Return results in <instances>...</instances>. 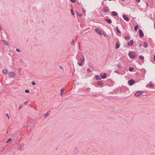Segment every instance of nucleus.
<instances>
[{
	"mask_svg": "<svg viewBox=\"0 0 155 155\" xmlns=\"http://www.w3.org/2000/svg\"><path fill=\"white\" fill-rule=\"evenodd\" d=\"M129 57L132 59H133L135 57V55L133 51H130L128 54Z\"/></svg>",
	"mask_w": 155,
	"mask_h": 155,
	"instance_id": "obj_1",
	"label": "nucleus"
},
{
	"mask_svg": "<svg viewBox=\"0 0 155 155\" xmlns=\"http://www.w3.org/2000/svg\"><path fill=\"white\" fill-rule=\"evenodd\" d=\"M143 94V92L141 91H138L135 93V96H140Z\"/></svg>",
	"mask_w": 155,
	"mask_h": 155,
	"instance_id": "obj_2",
	"label": "nucleus"
},
{
	"mask_svg": "<svg viewBox=\"0 0 155 155\" xmlns=\"http://www.w3.org/2000/svg\"><path fill=\"white\" fill-rule=\"evenodd\" d=\"M100 76L103 79L106 78L107 76V74L105 73H103L100 74Z\"/></svg>",
	"mask_w": 155,
	"mask_h": 155,
	"instance_id": "obj_3",
	"label": "nucleus"
},
{
	"mask_svg": "<svg viewBox=\"0 0 155 155\" xmlns=\"http://www.w3.org/2000/svg\"><path fill=\"white\" fill-rule=\"evenodd\" d=\"M95 31L97 32L98 34L100 35H102V33L101 31L100 30L98 29H95Z\"/></svg>",
	"mask_w": 155,
	"mask_h": 155,
	"instance_id": "obj_4",
	"label": "nucleus"
},
{
	"mask_svg": "<svg viewBox=\"0 0 155 155\" xmlns=\"http://www.w3.org/2000/svg\"><path fill=\"white\" fill-rule=\"evenodd\" d=\"M9 76L10 77L15 76H16V74L13 72H10L9 73Z\"/></svg>",
	"mask_w": 155,
	"mask_h": 155,
	"instance_id": "obj_5",
	"label": "nucleus"
},
{
	"mask_svg": "<svg viewBox=\"0 0 155 155\" xmlns=\"http://www.w3.org/2000/svg\"><path fill=\"white\" fill-rule=\"evenodd\" d=\"M123 18L125 19V20H126L127 21H128L129 20V18L127 16L125 15L124 14L123 15Z\"/></svg>",
	"mask_w": 155,
	"mask_h": 155,
	"instance_id": "obj_6",
	"label": "nucleus"
},
{
	"mask_svg": "<svg viewBox=\"0 0 155 155\" xmlns=\"http://www.w3.org/2000/svg\"><path fill=\"white\" fill-rule=\"evenodd\" d=\"M105 13H107V12H108L109 11V9L107 7H104L103 9Z\"/></svg>",
	"mask_w": 155,
	"mask_h": 155,
	"instance_id": "obj_7",
	"label": "nucleus"
},
{
	"mask_svg": "<svg viewBox=\"0 0 155 155\" xmlns=\"http://www.w3.org/2000/svg\"><path fill=\"white\" fill-rule=\"evenodd\" d=\"M134 82V80H131L128 81V83L129 84L131 85H132Z\"/></svg>",
	"mask_w": 155,
	"mask_h": 155,
	"instance_id": "obj_8",
	"label": "nucleus"
},
{
	"mask_svg": "<svg viewBox=\"0 0 155 155\" xmlns=\"http://www.w3.org/2000/svg\"><path fill=\"white\" fill-rule=\"evenodd\" d=\"M134 41L132 40H131L130 42H128V44L129 45L132 46L133 45Z\"/></svg>",
	"mask_w": 155,
	"mask_h": 155,
	"instance_id": "obj_9",
	"label": "nucleus"
},
{
	"mask_svg": "<svg viewBox=\"0 0 155 155\" xmlns=\"http://www.w3.org/2000/svg\"><path fill=\"white\" fill-rule=\"evenodd\" d=\"M139 33L140 37H142L143 36V34L142 30H140L139 31Z\"/></svg>",
	"mask_w": 155,
	"mask_h": 155,
	"instance_id": "obj_10",
	"label": "nucleus"
},
{
	"mask_svg": "<svg viewBox=\"0 0 155 155\" xmlns=\"http://www.w3.org/2000/svg\"><path fill=\"white\" fill-rule=\"evenodd\" d=\"M111 15L114 16H116L118 14L116 12H111Z\"/></svg>",
	"mask_w": 155,
	"mask_h": 155,
	"instance_id": "obj_11",
	"label": "nucleus"
},
{
	"mask_svg": "<svg viewBox=\"0 0 155 155\" xmlns=\"http://www.w3.org/2000/svg\"><path fill=\"white\" fill-rule=\"evenodd\" d=\"M2 42L4 44H5V45H8V42L7 41L4 40H3L2 41Z\"/></svg>",
	"mask_w": 155,
	"mask_h": 155,
	"instance_id": "obj_12",
	"label": "nucleus"
},
{
	"mask_svg": "<svg viewBox=\"0 0 155 155\" xmlns=\"http://www.w3.org/2000/svg\"><path fill=\"white\" fill-rule=\"evenodd\" d=\"M106 21H107L108 23L110 24L111 23V21L110 19H107Z\"/></svg>",
	"mask_w": 155,
	"mask_h": 155,
	"instance_id": "obj_13",
	"label": "nucleus"
},
{
	"mask_svg": "<svg viewBox=\"0 0 155 155\" xmlns=\"http://www.w3.org/2000/svg\"><path fill=\"white\" fill-rule=\"evenodd\" d=\"M119 47H120V45H119V43L118 42H117L116 43V48L117 49V48H118Z\"/></svg>",
	"mask_w": 155,
	"mask_h": 155,
	"instance_id": "obj_14",
	"label": "nucleus"
},
{
	"mask_svg": "<svg viewBox=\"0 0 155 155\" xmlns=\"http://www.w3.org/2000/svg\"><path fill=\"white\" fill-rule=\"evenodd\" d=\"M95 78L97 80L101 79V78H100V76L98 75H96L95 76Z\"/></svg>",
	"mask_w": 155,
	"mask_h": 155,
	"instance_id": "obj_15",
	"label": "nucleus"
},
{
	"mask_svg": "<svg viewBox=\"0 0 155 155\" xmlns=\"http://www.w3.org/2000/svg\"><path fill=\"white\" fill-rule=\"evenodd\" d=\"M3 74H6L7 73V71L6 70H4L3 71Z\"/></svg>",
	"mask_w": 155,
	"mask_h": 155,
	"instance_id": "obj_16",
	"label": "nucleus"
},
{
	"mask_svg": "<svg viewBox=\"0 0 155 155\" xmlns=\"http://www.w3.org/2000/svg\"><path fill=\"white\" fill-rule=\"evenodd\" d=\"M64 90L63 89H61V95L62 96V94H63V93H64Z\"/></svg>",
	"mask_w": 155,
	"mask_h": 155,
	"instance_id": "obj_17",
	"label": "nucleus"
},
{
	"mask_svg": "<svg viewBox=\"0 0 155 155\" xmlns=\"http://www.w3.org/2000/svg\"><path fill=\"white\" fill-rule=\"evenodd\" d=\"M139 27L138 25L136 26L134 28V29L135 31H137L138 28Z\"/></svg>",
	"mask_w": 155,
	"mask_h": 155,
	"instance_id": "obj_18",
	"label": "nucleus"
},
{
	"mask_svg": "<svg viewBox=\"0 0 155 155\" xmlns=\"http://www.w3.org/2000/svg\"><path fill=\"white\" fill-rule=\"evenodd\" d=\"M97 84L99 85H102L103 84V83L101 81H99L97 82Z\"/></svg>",
	"mask_w": 155,
	"mask_h": 155,
	"instance_id": "obj_19",
	"label": "nucleus"
},
{
	"mask_svg": "<svg viewBox=\"0 0 155 155\" xmlns=\"http://www.w3.org/2000/svg\"><path fill=\"white\" fill-rule=\"evenodd\" d=\"M134 68L133 67H130L129 68V71H133Z\"/></svg>",
	"mask_w": 155,
	"mask_h": 155,
	"instance_id": "obj_20",
	"label": "nucleus"
},
{
	"mask_svg": "<svg viewBox=\"0 0 155 155\" xmlns=\"http://www.w3.org/2000/svg\"><path fill=\"white\" fill-rule=\"evenodd\" d=\"M81 61L82 62H84V61L85 60L84 58V57H82L81 58Z\"/></svg>",
	"mask_w": 155,
	"mask_h": 155,
	"instance_id": "obj_21",
	"label": "nucleus"
},
{
	"mask_svg": "<svg viewBox=\"0 0 155 155\" xmlns=\"http://www.w3.org/2000/svg\"><path fill=\"white\" fill-rule=\"evenodd\" d=\"M116 30H117V31L118 33H120V30H119V28L118 27L117 28Z\"/></svg>",
	"mask_w": 155,
	"mask_h": 155,
	"instance_id": "obj_22",
	"label": "nucleus"
},
{
	"mask_svg": "<svg viewBox=\"0 0 155 155\" xmlns=\"http://www.w3.org/2000/svg\"><path fill=\"white\" fill-rule=\"evenodd\" d=\"M139 58H140V59H141L142 60H143L144 59V57L142 56H140Z\"/></svg>",
	"mask_w": 155,
	"mask_h": 155,
	"instance_id": "obj_23",
	"label": "nucleus"
},
{
	"mask_svg": "<svg viewBox=\"0 0 155 155\" xmlns=\"http://www.w3.org/2000/svg\"><path fill=\"white\" fill-rule=\"evenodd\" d=\"M78 65L80 66H82L83 65V63H82L78 62Z\"/></svg>",
	"mask_w": 155,
	"mask_h": 155,
	"instance_id": "obj_24",
	"label": "nucleus"
},
{
	"mask_svg": "<svg viewBox=\"0 0 155 155\" xmlns=\"http://www.w3.org/2000/svg\"><path fill=\"white\" fill-rule=\"evenodd\" d=\"M25 92L27 93H29L30 92V91L26 89L25 90Z\"/></svg>",
	"mask_w": 155,
	"mask_h": 155,
	"instance_id": "obj_25",
	"label": "nucleus"
},
{
	"mask_svg": "<svg viewBox=\"0 0 155 155\" xmlns=\"http://www.w3.org/2000/svg\"><path fill=\"white\" fill-rule=\"evenodd\" d=\"M49 115V113L48 112L46 113V114H45L44 115V116L45 117H47Z\"/></svg>",
	"mask_w": 155,
	"mask_h": 155,
	"instance_id": "obj_26",
	"label": "nucleus"
},
{
	"mask_svg": "<svg viewBox=\"0 0 155 155\" xmlns=\"http://www.w3.org/2000/svg\"><path fill=\"white\" fill-rule=\"evenodd\" d=\"M130 37L129 36H127L125 37V39L126 40H129L130 39Z\"/></svg>",
	"mask_w": 155,
	"mask_h": 155,
	"instance_id": "obj_27",
	"label": "nucleus"
},
{
	"mask_svg": "<svg viewBox=\"0 0 155 155\" xmlns=\"http://www.w3.org/2000/svg\"><path fill=\"white\" fill-rule=\"evenodd\" d=\"M144 46L145 48H146L147 46V43H146L145 42L144 43Z\"/></svg>",
	"mask_w": 155,
	"mask_h": 155,
	"instance_id": "obj_28",
	"label": "nucleus"
},
{
	"mask_svg": "<svg viewBox=\"0 0 155 155\" xmlns=\"http://www.w3.org/2000/svg\"><path fill=\"white\" fill-rule=\"evenodd\" d=\"M71 14L73 15H74V12L72 9H71Z\"/></svg>",
	"mask_w": 155,
	"mask_h": 155,
	"instance_id": "obj_29",
	"label": "nucleus"
},
{
	"mask_svg": "<svg viewBox=\"0 0 155 155\" xmlns=\"http://www.w3.org/2000/svg\"><path fill=\"white\" fill-rule=\"evenodd\" d=\"M77 14L80 17L82 16V15L80 13H77Z\"/></svg>",
	"mask_w": 155,
	"mask_h": 155,
	"instance_id": "obj_30",
	"label": "nucleus"
},
{
	"mask_svg": "<svg viewBox=\"0 0 155 155\" xmlns=\"http://www.w3.org/2000/svg\"><path fill=\"white\" fill-rule=\"evenodd\" d=\"M71 1L72 3H75L76 2V0H70Z\"/></svg>",
	"mask_w": 155,
	"mask_h": 155,
	"instance_id": "obj_31",
	"label": "nucleus"
},
{
	"mask_svg": "<svg viewBox=\"0 0 155 155\" xmlns=\"http://www.w3.org/2000/svg\"><path fill=\"white\" fill-rule=\"evenodd\" d=\"M11 138H9L8 140L6 141V143H8L9 141H11Z\"/></svg>",
	"mask_w": 155,
	"mask_h": 155,
	"instance_id": "obj_32",
	"label": "nucleus"
},
{
	"mask_svg": "<svg viewBox=\"0 0 155 155\" xmlns=\"http://www.w3.org/2000/svg\"><path fill=\"white\" fill-rule=\"evenodd\" d=\"M31 84L33 85H35V84H36V83L35 82H32L31 83Z\"/></svg>",
	"mask_w": 155,
	"mask_h": 155,
	"instance_id": "obj_33",
	"label": "nucleus"
},
{
	"mask_svg": "<svg viewBox=\"0 0 155 155\" xmlns=\"http://www.w3.org/2000/svg\"><path fill=\"white\" fill-rule=\"evenodd\" d=\"M28 103V101H26L25 102V103H24V104L25 105H26Z\"/></svg>",
	"mask_w": 155,
	"mask_h": 155,
	"instance_id": "obj_34",
	"label": "nucleus"
},
{
	"mask_svg": "<svg viewBox=\"0 0 155 155\" xmlns=\"http://www.w3.org/2000/svg\"><path fill=\"white\" fill-rule=\"evenodd\" d=\"M74 43V40H73L72 41V42H71V44L73 45V44Z\"/></svg>",
	"mask_w": 155,
	"mask_h": 155,
	"instance_id": "obj_35",
	"label": "nucleus"
},
{
	"mask_svg": "<svg viewBox=\"0 0 155 155\" xmlns=\"http://www.w3.org/2000/svg\"><path fill=\"white\" fill-rule=\"evenodd\" d=\"M6 115H7V117H8V118L9 119L10 118V117H9V115L8 114H6Z\"/></svg>",
	"mask_w": 155,
	"mask_h": 155,
	"instance_id": "obj_36",
	"label": "nucleus"
},
{
	"mask_svg": "<svg viewBox=\"0 0 155 155\" xmlns=\"http://www.w3.org/2000/svg\"><path fill=\"white\" fill-rule=\"evenodd\" d=\"M136 1L138 3L140 2V0H136Z\"/></svg>",
	"mask_w": 155,
	"mask_h": 155,
	"instance_id": "obj_37",
	"label": "nucleus"
},
{
	"mask_svg": "<svg viewBox=\"0 0 155 155\" xmlns=\"http://www.w3.org/2000/svg\"><path fill=\"white\" fill-rule=\"evenodd\" d=\"M59 68L60 69H63V67L61 66L59 67Z\"/></svg>",
	"mask_w": 155,
	"mask_h": 155,
	"instance_id": "obj_38",
	"label": "nucleus"
},
{
	"mask_svg": "<svg viewBox=\"0 0 155 155\" xmlns=\"http://www.w3.org/2000/svg\"><path fill=\"white\" fill-rule=\"evenodd\" d=\"M21 108H22V106H21V105H20V106L19 107V109H21Z\"/></svg>",
	"mask_w": 155,
	"mask_h": 155,
	"instance_id": "obj_39",
	"label": "nucleus"
},
{
	"mask_svg": "<svg viewBox=\"0 0 155 155\" xmlns=\"http://www.w3.org/2000/svg\"><path fill=\"white\" fill-rule=\"evenodd\" d=\"M87 71L89 72H91V71H90V69H87Z\"/></svg>",
	"mask_w": 155,
	"mask_h": 155,
	"instance_id": "obj_40",
	"label": "nucleus"
},
{
	"mask_svg": "<svg viewBox=\"0 0 155 155\" xmlns=\"http://www.w3.org/2000/svg\"><path fill=\"white\" fill-rule=\"evenodd\" d=\"M149 86L153 87V85L152 84H150V85H149Z\"/></svg>",
	"mask_w": 155,
	"mask_h": 155,
	"instance_id": "obj_41",
	"label": "nucleus"
},
{
	"mask_svg": "<svg viewBox=\"0 0 155 155\" xmlns=\"http://www.w3.org/2000/svg\"><path fill=\"white\" fill-rule=\"evenodd\" d=\"M142 44H140V45H139V46L141 47L142 46Z\"/></svg>",
	"mask_w": 155,
	"mask_h": 155,
	"instance_id": "obj_42",
	"label": "nucleus"
},
{
	"mask_svg": "<svg viewBox=\"0 0 155 155\" xmlns=\"http://www.w3.org/2000/svg\"><path fill=\"white\" fill-rule=\"evenodd\" d=\"M16 51H18V52H19V49H16Z\"/></svg>",
	"mask_w": 155,
	"mask_h": 155,
	"instance_id": "obj_43",
	"label": "nucleus"
},
{
	"mask_svg": "<svg viewBox=\"0 0 155 155\" xmlns=\"http://www.w3.org/2000/svg\"><path fill=\"white\" fill-rule=\"evenodd\" d=\"M154 60L155 61V55L154 56Z\"/></svg>",
	"mask_w": 155,
	"mask_h": 155,
	"instance_id": "obj_44",
	"label": "nucleus"
},
{
	"mask_svg": "<svg viewBox=\"0 0 155 155\" xmlns=\"http://www.w3.org/2000/svg\"><path fill=\"white\" fill-rule=\"evenodd\" d=\"M2 29V28L0 26V30H1Z\"/></svg>",
	"mask_w": 155,
	"mask_h": 155,
	"instance_id": "obj_45",
	"label": "nucleus"
}]
</instances>
